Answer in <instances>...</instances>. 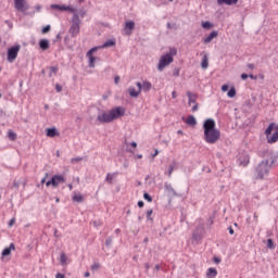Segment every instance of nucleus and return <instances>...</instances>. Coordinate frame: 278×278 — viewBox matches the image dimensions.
<instances>
[{
    "label": "nucleus",
    "mask_w": 278,
    "mask_h": 278,
    "mask_svg": "<svg viewBox=\"0 0 278 278\" xmlns=\"http://www.w3.org/2000/svg\"><path fill=\"white\" fill-rule=\"evenodd\" d=\"M46 131V136H48V138H55V136H60L58 128H47Z\"/></svg>",
    "instance_id": "16"
},
{
    "label": "nucleus",
    "mask_w": 278,
    "mask_h": 278,
    "mask_svg": "<svg viewBox=\"0 0 278 278\" xmlns=\"http://www.w3.org/2000/svg\"><path fill=\"white\" fill-rule=\"evenodd\" d=\"M212 23H210V22H202V27L204 28V29H212Z\"/></svg>",
    "instance_id": "30"
},
{
    "label": "nucleus",
    "mask_w": 278,
    "mask_h": 278,
    "mask_svg": "<svg viewBox=\"0 0 278 278\" xmlns=\"http://www.w3.org/2000/svg\"><path fill=\"white\" fill-rule=\"evenodd\" d=\"M143 199H146V201H148L149 203L153 201V198L149 193L143 194Z\"/></svg>",
    "instance_id": "38"
},
{
    "label": "nucleus",
    "mask_w": 278,
    "mask_h": 278,
    "mask_svg": "<svg viewBox=\"0 0 278 278\" xmlns=\"http://www.w3.org/2000/svg\"><path fill=\"white\" fill-rule=\"evenodd\" d=\"M227 90H229V85H223L222 86V91L227 92Z\"/></svg>",
    "instance_id": "46"
},
{
    "label": "nucleus",
    "mask_w": 278,
    "mask_h": 278,
    "mask_svg": "<svg viewBox=\"0 0 278 278\" xmlns=\"http://www.w3.org/2000/svg\"><path fill=\"white\" fill-rule=\"evenodd\" d=\"M121 116H125V110L123 106H116L109 112L100 111L97 115L96 123L97 125H105L112 123V121H116V118H121Z\"/></svg>",
    "instance_id": "2"
},
{
    "label": "nucleus",
    "mask_w": 278,
    "mask_h": 278,
    "mask_svg": "<svg viewBox=\"0 0 278 278\" xmlns=\"http://www.w3.org/2000/svg\"><path fill=\"white\" fill-rule=\"evenodd\" d=\"M14 8L18 12L25 13L27 10H29V4H27L26 0H14Z\"/></svg>",
    "instance_id": "10"
},
{
    "label": "nucleus",
    "mask_w": 278,
    "mask_h": 278,
    "mask_svg": "<svg viewBox=\"0 0 278 278\" xmlns=\"http://www.w3.org/2000/svg\"><path fill=\"white\" fill-rule=\"evenodd\" d=\"M213 38H218V31L213 30L206 38H204V45H208V42H212Z\"/></svg>",
    "instance_id": "17"
},
{
    "label": "nucleus",
    "mask_w": 278,
    "mask_h": 278,
    "mask_svg": "<svg viewBox=\"0 0 278 278\" xmlns=\"http://www.w3.org/2000/svg\"><path fill=\"white\" fill-rule=\"evenodd\" d=\"M238 0H217V4L219 5H233Z\"/></svg>",
    "instance_id": "25"
},
{
    "label": "nucleus",
    "mask_w": 278,
    "mask_h": 278,
    "mask_svg": "<svg viewBox=\"0 0 278 278\" xmlns=\"http://www.w3.org/2000/svg\"><path fill=\"white\" fill-rule=\"evenodd\" d=\"M205 235V225L200 223L192 232L191 244H199Z\"/></svg>",
    "instance_id": "4"
},
{
    "label": "nucleus",
    "mask_w": 278,
    "mask_h": 278,
    "mask_svg": "<svg viewBox=\"0 0 278 278\" xmlns=\"http://www.w3.org/2000/svg\"><path fill=\"white\" fill-rule=\"evenodd\" d=\"M157 155H160V151L155 150L154 153L152 154V157H157Z\"/></svg>",
    "instance_id": "51"
},
{
    "label": "nucleus",
    "mask_w": 278,
    "mask_h": 278,
    "mask_svg": "<svg viewBox=\"0 0 278 278\" xmlns=\"http://www.w3.org/2000/svg\"><path fill=\"white\" fill-rule=\"evenodd\" d=\"M197 110H199V104H198V103H195V104L192 106L191 111H192V112H197Z\"/></svg>",
    "instance_id": "50"
},
{
    "label": "nucleus",
    "mask_w": 278,
    "mask_h": 278,
    "mask_svg": "<svg viewBox=\"0 0 278 278\" xmlns=\"http://www.w3.org/2000/svg\"><path fill=\"white\" fill-rule=\"evenodd\" d=\"M52 73H53V75L58 74V67L56 66L50 67V77H51Z\"/></svg>",
    "instance_id": "39"
},
{
    "label": "nucleus",
    "mask_w": 278,
    "mask_h": 278,
    "mask_svg": "<svg viewBox=\"0 0 278 278\" xmlns=\"http://www.w3.org/2000/svg\"><path fill=\"white\" fill-rule=\"evenodd\" d=\"M172 97H173L174 99H177V92H176V91H173V92H172Z\"/></svg>",
    "instance_id": "61"
},
{
    "label": "nucleus",
    "mask_w": 278,
    "mask_h": 278,
    "mask_svg": "<svg viewBox=\"0 0 278 278\" xmlns=\"http://www.w3.org/2000/svg\"><path fill=\"white\" fill-rule=\"evenodd\" d=\"M55 278H65V277H64L63 274L58 273V274L55 275Z\"/></svg>",
    "instance_id": "56"
},
{
    "label": "nucleus",
    "mask_w": 278,
    "mask_h": 278,
    "mask_svg": "<svg viewBox=\"0 0 278 278\" xmlns=\"http://www.w3.org/2000/svg\"><path fill=\"white\" fill-rule=\"evenodd\" d=\"M151 214H153V210L147 211V219L148 220H153V218H151Z\"/></svg>",
    "instance_id": "40"
},
{
    "label": "nucleus",
    "mask_w": 278,
    "mask_h": 278,
    "mask_svg": "<svg viewBox=\"0 0 278 278\" xmlns=\"http://www.w3.org/2000/svg\"><path fill=\"white\" fill-rule=\"evenodd\" d=\"M216 275H218V270H216V268H214V267H210L206 271L207 278H215Z\"/></svg>",
    "instance_id": "23"
},
{
    "label": "nucleus",
    "mask_w": 278,
    "mask_h": 278,
    "mask_svg": "<svg viewBox=\"0 0 278 278\" xmlns=\"http://www.w3.org/2000/svg\"><path fill=\"white\" fill-rule=\"evenodd\" d=\"M35 9H36L37 12H40V10H42V7H41L40 4H37V5L35 7Z\"/></svg>",
    "instance_id": "53"
},
{
    "label": "nucleus",
    "mask_w": 278,
    "mask_h": 278,
    "mask_svg": "<svg viewBox=\"0 0 278 278\" xmlns=\"http://www.w3.org/2000/svg\"><path fill=\"white\" fill-rule=\"evenodd\" d=\"M16 223L15 218L10 219L9 227H13V225Z\"/></svg>",
    "instance_id": "47"
},
{
    "label": "nucleus",
    "mask_w": 278,
    "mask_h": 278,
    "mask_svg": "<svg viewBox=\"0 0 278 278\" xmlns=\"http://www.w3.org/2000/svg\"><path fill=\"white\" fill-rule=\"evenodd\" d=\"M204 140L207 144H216L220 140V130L216 128V122L208 118L203 124Z\"/></svg>",
    "instance_id": "1"
},
{
    "label": "nucleus",
    "mask_w": 278,
    "mask_h": 278,
    "mask_svg": "<svg viewBox=\"0 0 278 278\" xmlns=\"http://www.w3.org/2000/svg\"><path fill=\"white\" fill-rule=\"evenodd\" d=\"M105 181H108V184H112L114 181V175L108 174L106 178H105Z\"/></svg>",
    "instance_id": "33"
},
{
    "label": "nucleus",
    "mask_w": 278,
    "mask_h": 278,
    "mask_svg": "<svg viewBox=\"0 0 278 278\" xmlns=\"http://www.w3.org/2000/svg\"><path fill=\"white\" fill-rule=\"evenodd\" d=\"M130 147H134V149H136V147H138V143H136V141H132V142L130 143Z\"/></svg>",
    "instance_id": "59"
},
{
    "label": "nucleus",
    "mask_w": 278,
    "mask_h": 278,
    "mask_svg": "<svg viewBox=\"0 0 278 278\" xmlns=\"http://www.w3.org/2000/svg\"><path fill=\"white\" fill-rule=\"evenodd\" d=\"M51 31V25H47L41 29V34H49Z\"/></svg>",
    "instance_id": "35"
},
{
    "label": "nucleus",
    "mask_w": 278,
    "mask_h": 278,
    "mask_svg": "<svg viewBox=\"0 0 278 278\" xmlns=\"http://www.w3.org/2000/svg\"><path fill=\"white\" fill-rule=\"evenodd\" d=\"M98 50L99 47H94L87 52V58H89V68H94V62H97V58H94L92 54Z\"/></svg>",
    "instance_id": "11"
},
{
    "label": "nucleus",
    "mask_w": 278,
    "mask_h": 278,
    "mask_svg": "<svg viewBox=\"0 0 278 278\" xmlns=\"http://www.w3.org/2000/svg\"><path fill=\"white\" fill-rule=\"evenodd\" d=\"M144 268H146V270H149V268H150L149 263H146V264H144Z\"/></svg>",
    "instance_id": "62"
},
{
    "label": "nucleus",
    "mask_w": 278,
    "mask_h": 278,
    "mask_svg": "<svg viewBox=\"0 0 278 278\" xmlns=\"http://www.w3.org/2000/svg\"><path fill=\"white\" fill-rule=\"evenodd\" d=\"M105 247H112V237H109V238L105 240Z\"/></svg>",
    "instance_id": "41"
},
{
    "label": "nucleus",
    "mask_w": 278,
    "mask_h": 278,
    "mask_svg": "<svg viewBox=\"0 0 278 278\" xmlns=\"http://www.w3.org/2000/svg\"><path fill=\"white\" fill-rule=\"evenodd\" d=\"M254 220L257 223V213H254Z\"/></svg>",
    "instance_id": "63"
},
{
    "label": "nucleus",
    "mask_w": 278,
    "mask_h": 278,
    "mask_svg": "<svg viewBox=\"0 0 278 278\" xmlns=\"http://www.w3.org/2000/svg\"><path fill=\"white\" fill-rule=\"evenodd\" d=\"M56 40H62V34L59 33V34L56 35Z\"/></svg>",
    "instance_id": "60"
},
{
    "label": "nucleus",
    "mask_w": 278,
    "mask_h": 278,
    "mask_svg": "<svg viewBox=\"0 0 278 278\" xmlns=\"http://www.w3.org/2000/svg\"><path fill=\"white\" fill-rule=\"evenodd\" d=\"M136 86L138 88L137 91H139V93L142 92V83H136Z\"/></svg>",
    "instance_id": "44"
},
{
    "label": "nucleus",
    "mask_w": 278,
    "mask_h": 278,
    "mask_svg": "<svg viewBox=\"0 0 278 278\" xmlns=\"http://www.w3.org/2000/svg\"><path fill=\"white\" fill-rule=\"evenodd\" d=\"M186 123L190 125V127H194L197 125V118H194V115H189Z\"/></svg>",
    "instance_id": "27"
},
{
    "label": "nucleus",
    "mask_w": 278,
    "mask_h": 278,
    "mask_svg": "<svg viewBox=\"0 0 278 278\" xmlns=\"http://www.w3.org/2000/svg\"><path fill=\"white\" fill-rule=\"evenodd\" d=\"M60 184H66V178H64L62 175H54L50 180L46 182L47 188L49 186H53V188H58Z\"/></svg>",
    "instance_id": "9"
},
{
    "label": "nucleus",
    "mask_w": 278,
    "mask_h": 278,
    "mask_svg": "<svg viewBox=\"0 0 278 278\" xmlns=\"http://www.w3.org/2000/svg\"><path fill=\"white\" fill-rule=\"evenodd\" d=\"M188 97V105H192V103H197V94L192 93L191 91H187Z\"/></svg>",
    "instance_id": "20"
},
{
    "label": "nucleus",
    "mask_w": 278,
    "mask_h": 278,
    "mask_svg": "<svg viewBox=\"0 0 278 278\" xmlns=\"http://www.w3.org/2000/svg\"><path fill=\"white\" fill-rule=\"evenodd\" d=\"M136 29V23L134 21H128L125 23L124 30L127 36H131V33Z\"/></svg>",
    "instance_id": "13"
},
{
    "label": "nucleus",
    "mask_w": 278,
    "mask_h": 278,
    "mask_svg": "<svg viewBox=\"0 0 278 278\" xmlns=\"http://www.w3.org/2000/svg\"><path fill=\"white\" fill-rule=\"evenodd\" d=\"M52 10H60L61 12H72V14H75L76 10L72 7L66 5H60V4H51L50 7Z\"/></svg>",
    "instance_id": "12"
},
{
    "label": "nucleus",
    "mask_w": 278,
    "mask_h": 278,
    "mask_svg": "<svg viewBox=\"0 0 278 278\" xmlns=\"http://www.w3.org/2000/svg\"><path fill=\"white\" fill-rule=\"evenodd\" d=\"M99 268H101V264L100 263H93L91 265V270H99Z\"/></svg>",
    "instance_id": "37"
},
{
    "label": "nucleus",
    "mask_w": 278,
    "mask_h": 278,
    "mask_svg": "<svg viewBox=\"0 0 278 278\" xmlns=\"http://www.w3.org/2000/svg\"><path fill=\"white\" fill-rule=\"evenodd\" d=\"M248 77H250V79H257V76H255L253 74L248 75Z\"/></svg>",
    "instance_id": "58"
},
{
    "label": "nucleus",
    "mask_w": 278,
    "mask_h": 278,
    "mask_svg": "<svg viewBox=\"0 0 278 278\" xmlns=\"http://www.w3.org/2000/svg\"><path fill=\"white\" fill-rule=\"evenodd\" d=\"M152 88H153V85H152L150 81L144 80V81L142 83V89H141V90H142L143 92H150Z\"/></svg>",
    "instance_id": "22"
},
{
    "label": "nucleus",
    "mask_w": 278,
    "mask_h": 278,
    "mask_svg": "<svg viewBox=\"0 0 278 278\" xmlns=\"http://www.w3.org/2000/svg\"><path fill=\"white\" fill-rule=\"evenodd\" d=\"M165 190L169 194V197H181L175 189L173 188V185L165 182Z\"/></svg>",
    "instance_id": "14"
},
{
    "label": "nucleus",
    "mask_w": 278,
    "mask_h": 278,
    "mask_svg": "<svg viewBox=\"0 0 278 278\" xmlns=\"http://www.w3.org/2000/svg\"><path fill=\"white\" fill-rule=\"evenodd\" d=\"M248 68H250V71H254L255 70V64L249 63Z\"/></svg>",
    "instance_id": "49"
},
{
    "label": "nucleus",
    "mask_w": 278,
    "mask_h": 278,
    "mask_svg": "<svg viewBox=\"0 0 278 278\" xmlns=\"http://www.w3.org/2000/svg\"><path fill=\"white\" fill-rule=\"evenodd\" d=\"M21 186V184L16 180L13 181L12 188H15V190H18V187Z\"/></svg>",
    "instance_id": "43"
},
{
    "label": "nucleus",
    "mask_w": 278,
    "mask_h": 278,
    "mask_svg": "<svg viewBox=\"0 0 278 278\" xmlns=\"http://www.w3.org/2000/svg\"><path fill=\"white\" fill-rule=\"evenodd\" d=\"M55 90H56V92H62V85L56 84L55 85Z\"/></svg>",
    "instance_id": "45"
},
{
    "label": "nucleus",
    "mask_w": 278,
    "mask_h": 278,
    "mask_svg": "<svg viewBox=\"0 0 278 278\" xmlns=\"http://www.w3.org/2000/svg\"><path fill=\"white\" fill-rule=\"evenodd\" d=\"M265 136L267 138V142L273 144L278 140V127L274 123L269 124L267 129L265 130Z\"/></svg>",
    "instance_id": "5"
},
{
    "label": "nucleus",
    "mask_w": 278,
    "mask_h": 278,
    "mask_svg": "<svg viewBox=\"0 0 278 278\" xmlns=\"http://www.w3.org/2000/svg\"><path fill=\"white\" fill-rule=\"evenodd\" d=\"M241 79H249V75L248 74H241Z\"/></svg>",
    "instance_id": "52"
},
{
    "label": "nucleus",
    "mask_w": 278,
    "mask_h": 278,
    "mask_svg": "<svg viewBox=\"0 0 278 278\" xmlns=\"http://www.w3.org/2000/svg\"><path fill=\"white\" fill-rule=\"evenodd\" d=\"M173 170H175V163L169 165V169H168V173H167L168 177L173 176Z\"/></svg>",
    "instance_id": "36"
},
{
    "label": "nucleus",
    "mask_w": 278,
    "mask_h": 278,
    "mask_svg": "<svg viewBox=\"0 0 278 278\" xmlns=\"http://www.w3.org/2000/svg\"><path fill=\"white\" fill-rule=\"evenodd\" d=\"M175 55H177L176 48H169V51L166 54L161 56L159 61L157 70L162 72L166 66H168L169 64H173Z\"/></svg>",
    "instance_id": "3"
},
{
    "label": "nucleus",
    "mask_w": 278,
    "mask_h": 278,
    "mask_svg": "<svg viewBox=\"0 0 278 278\" xmlns=\"http://www.w3.org/2000/svg\"><path fill=\"white\" fill-rule=\"evenodd\" d=\"M114 83H115L116 85L121 84V76H115Z\"/></svg>",
    "instance_id": "48"
},
{
    "label": "nucleus",
    "mask_w": 278,
    "mask_h": 278,
    "mask_svg": "<svg viewBox=\"0 0 278 278\" xmlns=\"http://www.w3.org/2000/svg\"><path fill=\"white\" fill-rule=\"evenodd\" d=\"M167 29H177V24L167 23Z\"/></svg>",
    "instance_id": "42"
},
{
    "label": "nucleus",
    "mask_w": 278,
    "mask_h": 278,
    "mask_svg": "<svg viewBox=\"0 0 278 278\" xmlns=\"http://www.w3.org/2000/svg\"><path fill=\"white\" fill-rule=\"evenodd\" d=\"M85 277H90V271H86Z\"/></svg>",
    "instance_id": "64"
},
{
    "label": "nucleus",
    "mask_w": 278,
    "mask_h": 278,
    "mask_svg": "<svg viewBox=\"0 0 278 278\" xmlns=\"http://www.w3.org/2000/svg\"><path fill=\"white\" fill-rule=\"evenodd\" d=\"M66 260H68V257H66V254L61 253L60 262H61L62 266H66Z\"/></svg>",
    "instance_id": "28"
},
{
    "label": "nucleus",
    "mask_w": 278,
    "mask_h": 278,
    "mask_svg": "<svg viewBox=\"0 0 278 278\" xmlns=\"http://www.w3.org/2000/svg\"><path fill=\"white\" fill-rule=\"evenodd\" d=\"M83 160L84 157L81 156L73 157L71 159V164H77V162H81Z\"/></svg>",
    "instance_id": "31"
},
{
    "label": "nucleus",
    "mask_w": 278,
    "mask_h": 278,
    "mask_svg": "<svg viewBox=\"0 0 278 278\" xmlns=\"http://www.w3.org/2000/svg\"><path fill=\"white\" fill-rule=\"evenodd\" d=\"M128 94H129V97H131L132 99H138V97H140V91L136 90L135 87H129V88H128Z\"/></svg>",
    "instance_id": "18"
},
{
    "label": "nucleus",
    "mask_w": 278,
    "mask_h": 278,
    "mask_svg": "<svg viewBox=\"0 0 278 278\" xmlns=\"http://www.w3.org/2000/svg\"><path fill=\"white\" fill-rule=\"evenodd\" d=\"M116 45V40L109 39L102 46L98 47V49H108V47H114Z\"/></svg>",
    "instance_id": "21"
},
{
    "label": "nucleus",
    "mask_w": 278,
    "mask_h": 278,
    "mask_svg": "<svg viewBox=\"0 0 278 278\" xmlns=\"http://www.w3.org/2000/svg\"><path fill=\"white\" fill-rule=\"evenodd\" d=\"M80 25H81V20L79 18V14L74 13L72 17V25L68 30L72 38H76V36L79 34Z\"/></svg>",
    "instance_id": "6"
},
{
    "label": "nucleus",
    "mask_w": 278,
    "mask_h": 278,
    "mask_svg": "<svg viewBox=\"0 0 278 278\" xmlns=\"http://www.w3.org/2000/svg\"><path fill=\"white\" fill-rule=\"evenodd\" d=\"M39 47L42 49V51H47L49 49V40L48 39H41L39 41Z\"/></svg>",
    "instance_id": "26"
},
{
    "label": "nucleus",
    "mask_w": 278,
    "mask_h": 278,
    "mask_svg": "<svg viewBox=\"0 0 278 278\" xmlns=\"http://www.w3.org/2000/svg\"><path fill=\"white\" fill-rule=\"evenodd\" d=\"M270 170V161H262L256 167V179H264L265 175H268Z\"/></svg>",
    "instance_id": "7"
},
{
    "label": "nucleus",
    "mask_w": 278,
    "mask_h": 278,
    "mask_svg": "<svg viewBox=\"0 0 278 278\" xmlns=\"http://www.w3.org/2000/svg\"><path fill=\"white\" fill-rule=\"evenodd\" d=\"M267 249H275V242L273 241V239L267 240Z\"/></svg>",
    "instance_id": "34"
},
{
    "label": "nucleus",
    "mask_w": 278,
    "mask_h": 278,
    "mask_svg": "<svg viewBox=\"0 0 278 278\" xmlns=\"http://www.w3.org/2000/svg\"><path fill=\"white\" fill-rule=\"evenodd\" d=\"M8 138H9L10 140H16V135H15V132L12 131V130H10V131L8 132Z\"/></svg>",
    "instance_id": "32"
},
{
    "label": "nucleus",
    "mask_w": 278,
    "mask_h": 278,
    "mask_svg": "<svg viewBox=\"0 0 278 278\" xmlns=\"http://www.w3.org/2000/svg\"><path fill=\"white\" fill-rule=\"evenodd\" d=\"M18 51H21V45H16L14 47H11L8 50V56L7 60L12 64V62H15L16 58H18Z\"/></svg>",
    "instance_id": "8"
},
{
    "label": "nucleus",
    "mask_w": 278,
    "mask_h": 278,
    "mask_svg": "<svg viewBox=\"0 0 278 278\" xmlns=\"http://www.w3.org/2000/svg\"><path fill=\"white\" fill-rule=\"evenodd\" d=\"M72 201L76 202V203H84V195H81V193H77L74 191V195L72 198Z\"/></svg>",
    "instance_id": "24"
},
{
    "label": "nucleus",
    "mask_w": 278,
    "mask_h": 278,
    "mask_svg": "<svg viewBox=\"0 0 278 278\" xmlns=\"http://www.w3.org/2000/svg\"><path fill=\"white\" fill-rule=\"evenodd\" d=\"M16 249V247L14 245V243H11L9 248H5L2 251V257H8V255H10L12 253V251H14Z\"/></svg>",
    "instance_id": "19"
},
{
    "label": "nucleus",
    "mask_w": 278,
    "mask_h": 278,
    "mask_svg": "<svg viewBox=\"0 0 278 278\" xmlns=\"http://www.w3.org/2000/svg\"><path fill=\"white\" fill-rule=\"evenodd\" d=\"M228 231H229L230 236H233L235 231H233V228H232V227H229V228H228Z\"/></svg>",
    "instance_id": "55"
},
{
    "label": "nucleus",
    "mask_w": 278,
    "mask_h": 278,
    "mask_svg": "<svg viewBox=\"0 0 278 278\" xmlns=\"http://www.w3.org/2000/svg\"><path fill=\"white\" fill-rule=\"evenodd\" d=\"M202 62H201V68H203V71H206V68L210 67V58L207 56V53L202 52Z\"/></svg>",
    "instance_id": "15"
},
{
    "label": "nucleus",
    "mask_w": 278,
    "mask_h": 278,
    "mask_svg": "<svg viewBox=\"0 0 278 278\" xmlns=\"http://www.w3.org/2000/svg\"><path fill=\"white\" fill-rule=\"evenodd\" d=\"M215 264H220V258L219 257H214Z\"/></svg>",
    "instance_id": "57"
},
{
    "label": "nucleus",
    "mask_w": 278,
    "mask_h": 278,
    "mask_svg": "<svg viewBox=\"0 0 278 278\" xmlns=\"http://www.w3.org/2000/svg\"><path fill=\"white\" fill-rule=\"evenodd\" d=\"M138 207H144V202L143 201H139L138 202Z\"/></svg>",
    "instance_id": "54"
},
{
    "label": "nucleus",
    "mask_w": 278,
    "mask_h": 278,
    "mask_svg": "<svg viewBox=\"0 0 278 278\" xmlns=\"http://www.w3.org/2000/svg\"><path fill=\"white\" fill-rule=\"evenodd\" d=\"M227 96L230 98V99H233V97H236V88L231 87L227 93Z\"/></svg>",
    "instance_id": "29"
}]
</instances>
